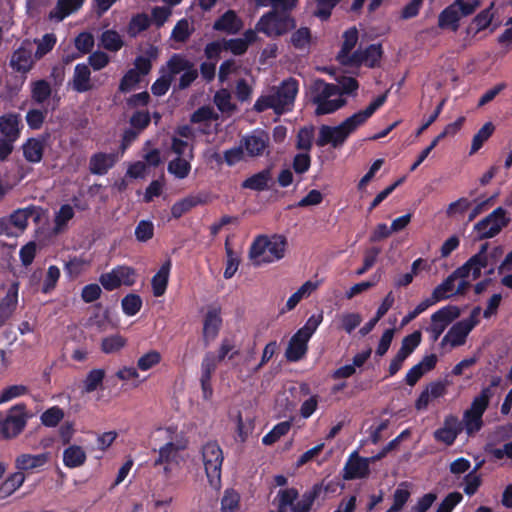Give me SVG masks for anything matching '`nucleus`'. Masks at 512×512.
<instances>
[{"instance_id":"1","label":"nucleus","mask_w":512,"mask_h":512,"mask_svg":"<svg viewBox=\"0 0 512 512\" xmlns=\"http://www.w3.org/2000/svg\"><path fill=\"white\" fill-rule=\"evenodd\" d=\"M386 101V94L377 97L367 108L346 118L337 126L322 125L319 128L316 144L320 147L331 145L338 148L344 144L350 134L362 126Z\"/></svg>"},{"instance_id":"2","label":"nucleus","mask_w":512,"mask_h":512,"mask_svg":"<svg viewBox=\"0 0 512 512\" xmlns=\"http://www.w3.org/2000/svg\"><path fill=\"white\" fill-rule=\"evenodd\" d=\"M287 239L278 234L271 236L259 235L249 249V259L254 266H262L277 262L284 258Z\"/></svg>"},{"instance_id":"3","label":"nucleus","mask_w":512,"mask_h":512,"mask_svg":"<svg viewBox=\"0 0 512 512\" xmlns=\"http://www.w3.org/2000/svg\"><path fill=\"white\" fill-rule=\"evenodd\" d=\"M298 92V83L294 79L284 81L280 86L270 88L255 102L254 109L262 112L273 109L277 114L291 110Z\"/></svg>"},{"instance_id":"4","label":"nucleus","mask_w":512,"mask_h":512,"mask_svg":"<svg viewBox=\"0 0 512 512\" xmlns=\"http://www.w3.org/2000/svg\"><path fill=\"white\" fill-rule=\"evenodd\" d=\"M310 98L316 106L315 114L318 116L334 113L346 105V100L342 97L339 87L321 79H317L311 84Z\"/></svg>"},{"instance_id":"5","label":"nucleus","mask_w":512,"mask_h":512,"mask_svg":"<svg viewBox=\"0 0 512 512\" xmlns=\"http://www.w3.org/2000/svg\"><path fill=\"white\" fill-rule=\"evenodd\" d=\"M158 434L169 441L159 449V456L155 460V465H163L165 475L169 476L172 465L178 462L179 452L186 448V442L179 437L172 427L161 429Z\"/></svg>"},{"instance_id":"6","label":"nucleus","mask_w":512,"mask_h":512,"mask_svg":"<svg viewBox=\"0 0 512 512\" xmlns=\"http://www.w3.org/2000/svg\"><path fill=\"white\" fill-rule=\"evenodd\" d=\"M223 452L216 442H208L201 449V461L210 486L219 489L221 486V468Z\"/></svg>"},{"instance_id":"7","label":"nucleus","mask_w":512,"mask_h":512,"mask_svg":"<svg viewBox=\"0 0 512 512\" xmlns=\"http://www.w3.org/2000/svg\"><path fill=\"white\" fill-rule=\"evenodd\" d=\"M480 312L481 309L476 307L471 311L469 317L453 324L442 338L440 346L456 348L464 345L469 333L479 323Z\"/></svg>"},{"instance_id":"8","label":"nucleus","mask_w":512,"mask_h":512,"mask_svg":"<svg viewBox=\"0 0 512 512\" xmlns=\"http://www.w3.org/2000/svg\"><path fill=\"white\" fill-rule=\"evenodd\" d=\"M158 50L156 47L151 46L147 50V56H139L135 59L134 68L130 69L122 78L119 90L123 93H128L134 90L141 78L147 75L151 70V60L156 59Z\"/></svg>"},{"instance_id":"9","label":"nucleus","mask_w":512,"mask_h":512,"mask_svg":"<svg viewBox=\"0 0 512 512\" xmlns=\"http://www.w3.org/2000/svg\"><path fill=\"white\" fill-rule=\"evenodd\" d=\"M160 73H165L170 76L172 80L175 76L181 73L179 88L184 89L188 87L198 76L197 69L194 64L190 62L182 54H174L161 68Z\"/></svg>"},{"instance_id":"10","label":"nucleus","mask_w":512,"mask_h":512,"mask_svg":"<svg viewBox=\"0 0 512 512\" xmlns=\"http://www.w3.org/2000/svg\"><path fill=\"white\" fill-rule=\"evenodd\" d=\"M293 28H295L294 18L278 15L275 11H269L262 15L256 24L258 32L271 38L286 34Z\"/></svg>"},{"instance_id":"11","label":"nucleus","mask_w":512,"mask_h":512,"mask_svg":"<svg viewBox=\"0 0 512 512\" xmlns=\"http://www.w3.org/2000/svg\"><path fill=\"white\" fill-rule=\"evenodd\" d=\"M37 214V209L34 206H29L17 209L10 216L0 219V236L17 237L22 234L27 226L31 217Z\"/></svg>"},{"instance_id":"12","label":"nucleus","mask_w":512,"mask_h":512,"mask_svg":"<svg viewBox=\"0 0 512 512\" xmlns=\"http://www.w3.org/2000/svg\"><path fill=\"white\" fill-rule=\"evenodd\" d=\"M487 244L482 245L480 251L471 257L463 266L457 269L459 274V289H465L470 280H475L481 274L483 268L488 267V256L486 255Z\"/></svg>"},{"instance_id":"13","label":"nucleus","mask_w":512,"mask_h":512,"mask_svg":"<svg viewBox=\"0 0 512 512\" xmlns=\"http://www.w3.org/2000/svg\"><path fill=\"white\" fill-rule=\"evenodd\" d=\"M459 316V308L453 305L442 307L433 313L431 315L430 325L426 328V331L430 334V338L433 341L438 340L445 329Z\"/></svg>"},{"instance_id":"14","label":"nucleus","mask_w":512,"mask_h":512,"mask_svg":"<svg viewBox=\"0 0 512 512\" xmlns=\"http://www.w3.org/2000/svg\"><path fill=\"white\" fill-rule=\"evenodd\" d=\"M506 224V212L503 208L499 207L476 223L474 230L480 239L492 238L497 235Z\"/></svg>"},{"instance_id":"15","label":"nucleus","mask_w":512,"mask_h":512,"mask_svg":"<svg viewBox=\"0 0 512 512\" xmlns=\"http://www.w3.org/2000/svg\"><path fill=\"white\" fill-rule=\"evenodd\" d=\"M136 272L129 266H117L111 271L100 276L99 282L109 291L119 288L122 285L131 286L135 283Z\"/></svg>"},{"instance_id":"16","label":"nucleus","mask_w":512,"mask_h":512,"mask_svg":"<svg viewBox=\"0 0 512 512\" xmlns=\"http://www.w3.org/2000/svg\"><path fill=\"white\" fill-rule=\"evenodd\" d=\"M488 405V395L486 392L476 397L470 409L464 413L463 422L468 434L475 433L482 426V415Z\"/></svg>"},{"instance_id":"17","label":"nucleus","mask_w":512,"mask_h":512,"mask_svg":"<svg viewBox=\"0 0 512 512\" xmlns=\"http://www.w3.org/2000/svg\"><path fill=\"white\" fill-rule=\"evenodd\" d=\"M29 415L24 405H15L12 407L6 418H3L4 430L3 437L6 439L14 438L25 428Z\"/></svg>"},{"instance_id":"18","label":"nucleus","mask_w":512,"mask_h":512,"mask_svg":"<svg viewBox=\"0 0 512 512\" xmlns=\"http://www.w3.org/2000/svg\"><path fill=\"white\" fill-rule=\"evenodd\" d=\"M33 55V45L30 41H24L11 55L10 67L17 73L27 74L36 62Z\"/></svg>"},{"instance_id":"19","label":"nucleus","mask_w":512,"mask_h":512,"mask_svg":"<svg viewBox=\"0 0 512 512\" xmlns=\"http://www.w3.org/2000/svg\"><path fill=\"white\" fill-rule=\"evenodd\" d=\"M247 157H261L269 153L270 138L268 133L256 130L240 140Z\"/></svg>"},{"instance_id":"20","label":"nucleus","mask_w":512,"mask_h":512,"mask_svg":"<svg viewBox=\"0 0 512 512\" xmlns=\"http://www.w3.org/2000/svg\"><path fill=\"white\" fill-rule=\"evenodd\" d=\"M194 139L195 134L191 127H179L172 137L171 151L177 156L193 157Z\"/></svg>"},{"instance_id":"21","label":"nucleus","mask_w":512,"mask_h":512,"mask_svg":"<svg viewBox=\"0 0 512 512\" xmlns=\"http://www.w3.org/2000/svg\"><path fill=\"white\" fill-rule=\"evenodd\" d=\"M370 462L361 457L357 451L351 453L343 469V477L346 480L367 478L370 474Z\"/></svg>"},{"instance_id":"22","label":"nucleus","mask_w":512,"mask_h":512,"mask_svg":"<svg viewBox=\"0 0 512 512\" xmlns=\"http://www.w3.org/2000/svg\"><path fill=\"white\" fill-rule=\"evenodd\" d=\"M358 42V31L356 28H350L343 34V44L337 55V60L343 66L352 64L356 57V50L354 48Z\"/></svg>"},{"instance_id":"23","label":"nucleus","mask_w":512,"mask_h":512,"mask_svg":"<svg viewBox=\"0 0 512 512\" xmlns=\"http://www.w3.org/2000/svg\"><path fill=\"white\" fill-rule=\"evenodd\" d=\"M461 423L457 417L449 415L445 418L443 426L434 432L437 441L452 445L461 432Z\"/></svg>"},{"instance_id":"24","label":"nucleus","mask_w":512,"mask_h":512,"mask_svg":"<svg viewBox=\"0 0 512 512\" xmlns=\"http://www.w3.org/2000/svg\"><path fill=\"white\" fill-rule=\"evenodd\" d=\"M457 280L460 281V277L456 270L433 290L432 295L429 297L431 302L436 304L440 300L447 299L455 293L462 292L464 289H459V285L456 287L455 282Z\"/></svg>"},{"instance_id":"25","label":"nucleus","mask_w":512,"mask_h":512,"mask_svg":"<svg viewBox=\"0 0 512 512\" xmlns=\"http://www.w3.org/2000/svg\"><path fill=\"white\" fill-rule=\"evenodd\" d=\"M19 285L14 282L0 302V327L13 315L18 305Z\"/></svg>"},{"instance_id":"26","label":"nucleus","mask_w":512,"mask_h":512,"mask_svg":"<svg viewBox=\"0 0 512 512\" xmlns=\"http://www.w3.org/2000/svg\"><path fill=\"white\" fill-rule=\"evenodd\" d=\"M438 361L436 354L425 355L422 360L414 365L406 374V382L408 385L413 386L416 382L427 372L432 370Z\"/></svg>"},{"instance_id":"27","label":"nucleus","mask_w":512,"mask_h":512,"mask_svg":"<svg viewBox=\"0 0 512 512\" xmlns=\"http://www.w3.org/2000/svg\"><path fill=\"white\" fill-rule=\"evenodd\" d=\"M290 44L295 50L308 53L316 44V38L308 27H299L291 34Z\"/></svg>"},{"instance_id":"28","label":"nucleus","mask_w":512,"mask_h":512,"mask_svg":"<svg viewBox=\"0 0 512 512\" xmlns=\"http://www.w3.org/2000/svg\"><path fill=\"white\" fill-rule=\"evenodd\" d=\"M382 55L381 46L372 44L364 50H356V57L354 58L350 67H358L362 64L368 67H374L380 60Z\"/></svg>"},{"instance_id":"29","label":"nucleus","mask_w":512,"mask_h":512,"mask_svg":"<svg viewBox=\"0 0 512 512\" xmlns=\"http://www.w3.org/2000/svg\"><path fill=\"white\" fill-rule=\"evenodd\" d=\"M221 323L220 310L215 307L208 309L203 321V337L205 341L209 342L217 337Z\"/></svg>"},{"instance_id":"30","label":"nucleus","mask_w":512,"mask_h":512,"mask_svg":"<svg viewBox=\"0 0 512 512\" xmlns=\"http://www.w3.org/2000/svg\"><path fill=\"white\" fill-rule=\"evenodd\" d=\"M83 3L84 0H58L55 7L49 12L48 18L55 22H61L80 9Z\"/></svg>"},{"instance_id":"31","label":"nucleus","mask_w":512,"mask_h":512,"mask_svg":"<svg viewBox=\"0 0 512 512\" xmlns=\"http://www.w3.org/2000/svg\"><path fill=\"white\" fill-rule=\"evenodd\" d=\"M71 85L73 90L79 93L89 91L93 88L91 72L88 65L77 64L75 66Z\"/></svg>"},{"instance_id":"32","label":"nucleus","mask_w":512,"mask_h":512,"mask_svg":"<svg viewBox=\"0 0 512 512\" xmlns=\"http://www.w3.org/2000/svg\"><path fill=\"white\" fill-rule=\"evenodd\" d=\"M50 459V454L45 452L41 454H20L15 459V467L18 470H32L44 466Z\"/></svg>"},{"instance_id":"33","label":"nucleus","mask_w":512,"mask_h":512,"mask_svg":"<svg viewBox=\"0 0 512 512\" xmlns=\"http://www.w3.org/2000/svg\"><path fill=\"white\" fill-rule=\"evenodd\" d=\"M309 337H304L299 331H297L291 338L289 345L286 350V357L290 361L300 360L307 351V343Z\"/></svg>"},{"instance_id":"34","label":"nucleus","mask_w":512,"mask_h":512,"mask_svg":"<svg viewBox=\"0 0 512 512\" xmlns=\"http://www.w3.org/2000/svg\"><path fill=\"white\" fill-rule=\"evenodd\" d=\"M87 455L86 451L82 446L79 445H69L63 451V464L67 468H77L86 462Z\"/></svg>"},{"instance_id":"35","label":"nucleus","mask_w":512,"mask_h":512,"mask_svg":"<svg viewBox=\"0 0 512 512\" xmlns=\"http://www.w3.org/2000/svg\"><path fill=\"white\" fill-rule=\"evenodd\" d=\"M170 269L171 261L167 260L162 264L158 272L152 277L151 285L154 296L160 297L165 293L168 285Z\"/></svg>"},{"instance_id":"36","label":"nucleus","mask_w":512,"mask_h":512,"mask_svg":"<svg viewBox=\"0 0 512 512\" xmlns=\"http://www.w3.org/2000/svg\"><path fill=\"white\" fill-rule=\"evenodd\" d=\"M243 27V23L232 10L227 11L214 24V29L225 31L230 34L237 33Z\"/></svg>"},{"instance_id":"37","label":"nucleus","mask_w":512,"mask_h":512,"mask_svg":"<svg viewBox=\"0 0 512 512\" xmlns=\"http://www.w3.org/2000/svg\"><path fill=\"white\" fill-rule=\"evenodd\" d=\"M463 16L460 14L454 3L446 7L438 17V25L441 28H448L456 31L459 27V21Z\"/></svg>"},{"instance_id":"38","label":"nucleus","mask_w":512,"mask_h":512,"mask_svg":"<svg viewBox=\"0 0 512 512\" xmlns=\"http://www.w3.org/2000/svg\"><path fill=\"white\" fill-rule=\"evenodd\" d=\"M319 285V281H306L295 293H293L288 298L286 302V309L288 311L294 309L302 299L308 298L314 291H316Z\"/></svg>"},{"instance_id":"39","label":"nucleus","mask_w":512,"mask_h":512,"mask_svg":"<svg viewBox=\"0 0 512 512\" xmlns=\"http://www.w3.org/2000/svg\"><path fill=\"white\" fill-rule=\"evenodd\" d=\"M19 116L15 114H8L0 117V131L6 139L16 141L19 137Z\"/></svg>"},{"instance_id":"40","label":"nucleus","mask_w":512,"mask_h":512,"mask_svg":"<svg viewBox=\"0 0 512 512\" xmlns=\"http://www.w3.org/2000/svg\"><path fill=\"white\" fill-rule=\"evenodd\" d=\"M74 215L75 211L71 205H62L59 210L55 212L54 226L52 228L53 233L59 234L65 231L69 221L73 219Z\"/></svg>"},{"instance_id":"41","label":"nucleus","mask_w":512,"mask_h":512,"mask_svg":"<svg viewBox=\"0 0 512 512\" xmlns=\"http://www.w3.org/2000/svg\"><path fill=\"white\" fill-rule=\"evenodd\" d=\"M116 162L114 154L99 153L90 160V171L93 174H105Z\"/></svg>"},{"instance_id":"42","label":"nucleus","mask_w":512,"mask_h":512,"mask_svg":"<svg viewBox=\"0 0 512 512\" xmlns=\"http://www.w3.org/2000/svg\"><path fill=\"white\" fill-rule=\"evenodd\" d=\"M193 157L177 156L168 164V172L178 179L186 178L191 171V160Z\"/></svg>"},{"instance_id":"43","label":"nucleus","mask_w":512,"mask_h":512,"mask_svg":"<svg viewBox=\"0 0 512 512\" xmlns=\"http://www.w3.org/2000/svg\"><path fill=\"white\" fill-rule=\"evenodd\" d=\"M202 202L203 201L199 196L189 195L172 205L171 214L174 218L178 219Z\"/></svg>"},{"instance_id":"44","label":"nucleus","mask_w":512,"mask_h":512,"mask_svg":"<svg viewBox=\"0 0 512 512\" xmlns=\"http://www.w3.org/2000/svg\"><path fill=\"white\" fill-rule=\"evenodd\" d=\"M44 151L43 142L31 138L23 145V154L27 161L38 163L41 161Z\"/></svg>"},{"instance_id":"45","label":"nucleus","mask_w":512,"mask_h":512,"mask_svg":"<svg viewBox=\"0 0 512 512\" xmlns=\"http://www.w3.org/2000/svg\"><path fill=\"white\" fill-rule=\"evenodd\" d=\"M494 129V125L491 122H487L477 131L472 138L470 155L475 154L481 149L483 144L492 136Z\"/></svg>"},{"instance_id":"46","label":"nucleus","mask_w":512,"mask_h":512,"mask_svg":"<svg viewBox=\"0 0 512 512\" xmlns=\"http://www.w3.org/2000/svg\"><path fill=\"white\" fill-rule=\"evenodd\" d=\"M127 344V339L120 334L107 336L101 341V350L105 354H114L122 350Z\"/></svg>"},{"instance_id":"47","label":"nucleus","mask_w":512,"mask_h":512,"mask_svg":"<svg viewBox=\"0 0 512 512\" xmlns=\"http://www.w3.org/2000/svg\"><path fill=\"white\" fill-rule=\"evenodd\" d=\"M493 19V14L490 9L481 11L470 23L468 33L475 36L479 32L489 27Z\"/></svg>"},{"instance_id":"48","label":"nucleus","mask_w":512,"mask_h":512,"mask_svg":"<svg viewBox=\"0 0 512 512\" xmlns=\"http://www.w3.org/2000/svg\"><path fill=\"white\" fill-rule=\"evenodd\" d=\"M270 179V172L268 170H263L247 178L243 182L242 187L251 190L261 191L267 188Z\"/></svg>"},{"instance_id":"49","label":"nucleus","mask_w":512,"mask_h":512,"mask_svg":"<svg viewBox=\"0 0 512 512\" xmlns=\"http://www.w3.org/2000/svg\"><path fill=\"white\" fill-rule=\"evenodd\" d=\"M194 30L193 22L189 19H181L177 22L171 33V38L177 42H185Z\"/></svg>"},{"instance_id":"50","label":"nucleus","mask_w":512,"mask_h":512,"mask_svg":"<svg viewBox=\"0 0 512 512\" xmlns=\"http://www.w3.org/2000/svg\"><path fill=\"white\" fill-rule=\"evenodd\" d=\"M410 497V491L406 483H401L393 494V504L386 512L400 511Z\"/></svg>"},{"instance_id":"51","label":"nucleus","mask_w":512,"mask_h":512,"mask_svg":"<svg viewBox=\"0 0 512 512\" xmlns=\"http://www.w3.org/2000/svg\"><path fill=\"white\" fill-rule=\"evenodd\" d=\"M105 377L104 369H93L91 370L83 381V389L86 393L95 391L101 386Z\"/></svg>"},{"instance_id":"52","label":"nucleus","mask_w":512,"mask_h":512,"mask_svg":"<svg viewBox=\"0 0 512 512\" xmlns=\"http://www.w3.org/2000/svg\"><path fill=\"white\" fill-rule=\"evenodd\" d=\"M214 103L223 113L231 114L236 109V106L231 101V94L227 89H221L215 94Z\"/></svg>"},{"instance_id":"53","label":"nucleus","mask_w":512,"mask_h":512,"mask_svg":"<svg viewBox=\"0 0 512 512\" xmlns=\"http://www.w3.org/2000/svg\"><path fill=\"white\" fill-rule=\"evenodd\" d=\"M162 356L156 350H150L137 360V367L141 371H148L161 362Z\"/></svg>"},{"instance_id":"54","label":"nucleus","mask_w":512,"mask_h":512,"mask_svg":"<svg viewBox=\"0 0 512 512\" xmlns=\"http://www.w3.org/2000/svg\"><path fill=\"white\" fill-rule=\"evenodd\" d=\"M421 338L422 335L420 331H414L404 337L398 352L407 358L419 346Z\"/></svg>"},{"instance_id":"55","label":"nucleus","mask_w":512,"mask_h":512,"mask_svg":"<svg viewBox=\"0 0 512 512\" xmlns=\"http://www.w3.org/2000/svg\"><path fill=\"white\" fill-rule=\"evenodd\" d=\"M247 155L241 142L238 146L227 149L223 153V159L228 166H234L246 159Z\"/></svg>"},{"instance_id":"56","label":"nucleus","mask_w":512,"mask_h":512,"mask_svg":"<svg viewBox=\"0 0 512 512\" xmlns=\"http://www.w3.org/2000/svg\"><path fill=\"white\" fill-rule=\"evenodd\" d=\"M37 49L35 58L41 59L44 55L50 52L56 44V36L52 33L45 34L41 39L35 40Z\"/></svg>"},{"instance_id":"57","label":"nucleus","mask_w":512,"mask_h":512,"mask_svg":"<svg viewBox=\"0 0 512 512\" xmlns=\"http://www.w3.org/2000/svg\"><path fill=\"white\" fill-rule=\"evenodd\" d=\"M340 327L350 334L362 322V316L357 312H346L339 316Z\"/></svg>"},{"instance_id":"58","label":"nucleus","mask_w":512,"mask_h":512,"mask_svg":"<svg viewBox=\"0 0 512 512\" xmlns=\"http://www.w3.org/2000/svg\"><path fill=\"white\" fill-rule=\"evenodd\" d=\"M101 42L105 49L117 51L123 46L121 36L113 30L105 31L101 36Z\"/></svg>"},{"instance_id":"59","label":"nucleus","mask_w":512,"mask_h":512,"mask_svg":"<svg viewBox=\"0 0 512 512\" xmlns=\"http://www.w3.org/2000/svg\"><path fill=\"white\" fill-rule=\"evenodd\" d=\"M31 92L32 98L36 102L42 103L50 96L51 88L49 83L45 80H38L32 83Z\"/></svg>"},{"instance_id":"60","label":"nucleus","mask_w":512,"mask_h":512,"mask_svg":"<svg viewBox=\"0 0 512 512\" xmlns=\"http://www.w3.org/2000/svg\"><path fill=\"white\" fill-rule=\"evenodd\" d=\"M239 494L226 490L221 501V512H239Z\"/></svg>"},{"instance_id":"61","label":"nucleus","mask_w":512,"mask_h":512,"mask_svg":"<svg viewBox=\"0 0 512 512\" xmlns=\"http://www.w3.org/2000/svg\"><path fill=\"white\" fill-rule=\"evenodd\" d=\"M297 497L298 492L293 488L279 491V512H287L288 508L291 509L295 505L294 502L297 499Z\"/></svg>"},{"instance_id":"62","label":"nucleus","mask_w":512,"mask_h":512,"mask_svg":"<svg viewBox=\"0 0 512 512\" xmlns=\"http://www.w3.org/2000/svg\"><path fill=\"white\" fill-rule=\"evenodd\" d=\"M28 389L25 385L18 384L4 388L0 393V404L9 402L15 398L25 395Z\"/></svg>"},{"instance_id":"63","label":"nucleus","mask_w":512,"mask_h":512,"mask_svg":"<svg viewBox=\"0 0 512 512\" xmlns=\"http://www.w3.org/2000/svg\"><path fill=\"white\" fill-rule=\"evenodd\" d=\"M64 417V412L61 408L54 406L46 410L41 415V422L47 427L56 426Z\"/></svg>"},{"instance_id":"64","label":"nucleus","mask_w":512,"mask_h":512,"mask_svg":"<svg viewBox=\"0 0 512 512\" xmlns=\"http://www.w3.org/2000/svg\"><path fill=\"white\" fill-rule=\"evenodd\" d=\"M150 24L149 17L146 14H137L134 16L128 26V33L136 36L140 32L146 30Z\"/></svg>"}]
</instances>
